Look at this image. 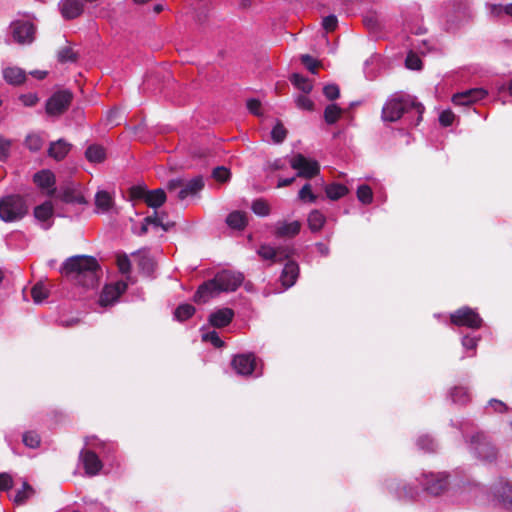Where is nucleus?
I'll use <instances>...</instances> for the list:
<instances>
[{"instance_id": "obj_1", "label": "nucleus", "mask_w": 512, "mask_h": 512, "mask_svg": "<svg viewBox=\"0 0 512 512\" xmlns=\"http://www.w3.org/2000/svg\"><path fill=\"white\" fill-rule=\"evenodd\" d=\"M60 272L73 284L89 289L98 285L101 268L95 257L75 255L63 262Z\"/></svg>"}, {"instance_id": "obj_2", "label": "nucleus", "mask_w": 512, "mask_h": 512, "mask_svg": "<svg viewBox=\"0 0 512 512\" xmlns=\"http://www.w3.org/2000/svg\"><path fill=\"white\" fill-rule=\"evenodd\" d=\"M424 110L425 107L416 97L395 94L383 106L382 119L395 122L402 118L408 126H418L422 121Z\"/></svg>"}, {"instance_id": "obj_3", "label": "nucleus", "mask_w": 512, "mask_h": 512, "mask_svg": "<svg viewBox=\"0 0 512 512\" xmlns=\"http://www.w3.org/2000/svg\"><path fill=\"white\" fill-rule=\"evenodd\" d=\"M257 254L263 260L271 261V263H281L287 260L280 275V281L285 289L292 287L296 283L300 269L296 261L290 260L296 254L293 244H285L278 247L262 244L259 246Z\"/></svg>"}, {"instance_id": "obj_4", "label": "nucleus", "mask_w": 512, "mask_h": 512, "mask_svg": "<svg viewBox=\"0 0 512 512\" xmlns=\"http://www.w3.org/2000/svg\"><path fill=\"white\" fill-rule=\"evenodd\" d=\"M244 275L241 272L222 270L213 279L202 283L193 296L196 303H206L220 292H233L242 285Z\"/></svg>"}, {"instance_id": "obj_5", "label": "nucleus", "mask_w": 512, "mask_h": 512, "mask_svg": "<svg viewBox=\"0 0 512 512\" xmlns=\"http://www.w3.org/2000/svg\"><path fill=\"white\" fill-rule=\"evenodd\" d=\"M450 425L457 428L463 435L465 442L469 445V450L482 461L492 462L497 458V449L492 444L489 436L483 431H477L470 437L466 433L473 429L474 423L468 419L460 421L451 420Z\"/></svg>"}, {"instance_id": "obj_6", "label": "nucleus", "mask_w": 512, "mask_h": 512, "mask_svg": "<svg viewBox=\"0 0 512 512\" xmlns=\"http://www.w3.org/2000/svg\"><path fill=\"white\" fill-rule=\"evenodd\" d=\"M28 213V205L20 195H7L0 199V219L4 222H15Z\"/></svg>"}, {"instance_id": "obj_7", "label": "nucleus", "mask_w": 512, "mask_h": 512, "mask_svg": "<svg viewBox=\"0 0 512 512\" xmlns=\"http://www.w3.org/2000/svg\"><path fill=\"white\" fill-rule=\"evenodd\" d=\"M448 478L449 475L446 472H423L418 480L424 491L437 496L447 489Z\"/></svg>"}, {"instance_id": "obj_8", "label": "nucleus", "mask_w": 512, "mask_h": 512, "mask_svg": "<svg viewBox=\"0 0 512 512\" xmlns=\"http://www.w3.org/2000/svg\"><path fill=\"white\" fill-rule=\"evenodd\" d=\"M72 100L73 93L70 90L56 91L46 101V113L49 116H60L68 110Z\"/></svg>"}, {"instance_id": "obj_9", "label": "nucleus", "mask_w": 512, "mask_h": 512, "mask_svg": "<svg viewBox=\"0 0 512 512\" xmlns=\"http://www.w3.org/2000/svg\"><path fill=\"white\" fill-rule=\"evenodd\" d=\"M13 40L20 44H31L35 39L36 27L28 20H15L9 26Z\"/></svg>"}, {"instance_id": "obj_10", "label": "nucleus", "mask_w": 512, "mask_h": 512, "mask_svg": "<svg viewBox=\"0 0 512 512\" xmlns=\"http://www.w3.org/2000/svg\"><path fill=\"white\" fill-rule=\"evenodd\" d=\"M290 166L297 170V177L311 179L319 174L320 165L314 159H309L303 154H296L290 160Z\"/></svg>"}, {"instance_id": "obj_11", "label": "nucleus", "mask_w": 512, "mask_h": 512, "mask_svg": "<svg viewBox=\"0 0 512 512\" xmlns=\"http://www.w3.org/2000/svg\"><path fill=\"white\" fill-rule=\"evenodd\" d=\"M450 320L456 326H465L471 329H478L483 324L480 315L470 307H462L456 310L451 314Z\"/></svg>"}, {"instance_id": "obj_12", "label": "nucleus", "mask_w": 512, "mask_h": 512, "mask_svg": "<svg viewBox=\"0 0 512 512\" xmlns=\"http://www.w3.org/2000/svg\"><path fill=\"white\" fill-rule=\"evenodd\" d=\"M302 223L298 220H278L272 226V235L277 239H293L301 231Z\"/></svg>"}, {"instance_id": "obj_13", "label": "nucleus", "mask_w": 512, "mask_h": 512, "mask_svg": "<svg viewBox=\"0 0 512 512\" xmlns=\"http://www.w3.org/2000/svg\"><path fill=\"white\" fill-rule=\"evenodd\" d=\"M385 485L391 494L401 500H412L418 495L416 487L404 484L396 478L387 479Z\"/></svg>"}, {"instance_id": "obj_14", "label": "nucleus", "mask_w": 512, "mask_h": 512, "mask_svg": "<svg viewBox=\"0 0 512 512\" xmlns=\"http://www.w3.org/2000/svg\"><path fill=\"white\" fill-rule=\"evenodd\" d=\"M487 94V91L483 88H472L454 94L451 100L455 106L470 107L477 101L484 99Z\"/></svg>"}, {"instance_id": "obj_15", "label": "nucleus", "mask_w": 512, "mask_h": 512, "mask_svg": "<svg viewBox=\"0 0 512 512\" xmlns=\"http://www.w3.org/2000/svg\"><path fill=\"white\" fill-rule=\"evenodd\" d=\"M471 15L470 0H452V13L448 16V22L458 26L468 20Z\"/></svg>"}, {"instance_id": "obj_16", "label": "nucleus", "mask_w": 512, "mask_h": 512, "mask_svg": "<svg viewBox=\"0 0 512 512\" xmlns=\"http://www.w3.org/2000/svg\"><path fill=\"white\" fill-rule=\"evenodd\" d=\"M231 364L237 374L249 376L256 369V357L253 353L238 354L233 358Z\"/></svg>"}, {"instance_id": "obj_17", "label": "nucleus", "mask_w": 512, "mask_h": 512, "mask_svg": "<svg viewBox=\"0 0 512 512\" xmlns=\"http://www.w3.org/2000/svg\"><path fill=\"white\" fill-rule=\"evenodd\" d=\"M126 288L127 285L124 282H118L114 285H106L99 296V304L102 307L114 304L121 294L125 292Z\"/></svg>"}, {"instance_id": "obj_18", "label": "nucleus", "mask_w": 512, "mask_h": 512, "mask_svg": "<svg viewBox=\"0 0 512 512\" xmlns=\"http://www.w3.org/2000/svg\"><path fill=\"white\" fill-rule=\"evenodd\" d=\"M79 457L83 463L85 473L89 476L97 475L103 467L98 455L92 450L82 449Z\"/></svg>"}, {"instance_id": "obj_19", "label": "nucleus", "mask_w": 512, "mask_h": 512, "mask_svg": "<svg viewBox=\"0 0 512 512\" xmlns=\"http://www.w3.org/2000/svg\"><path fill=\"white\" fill-rule=\"evenodd\" d=\"M33 180L35 184L42 190H46V195L49 197L54 196L55 188V175L50 170H41L34 174Z\"/></svg>"}, {"instance_id": "obj_20", "label": "nucleus", "mask_w": 512, "mask_h": 512, "mask_svg": "<svg viewBox=\"0 0 512 512\" xmlns=\"http://www.w3.org/2000/svg\"><path fill=\"white\" fill-rule=\"evenodd\" d=\"M204 179L198 175L188 181L183 180V186L177 193L179 200H185L188 196H195L204 188Z\"/></svg>"}, {"instance_id": "obj_21", "label": "nucleus", "mask_w": 512, "mask_h": 512, "mask_svg": "<svg viewBox=\"0 0 512 512\" xmlns=\"http://www.w3.org/2000/svg\"><path fill=\"white\" fill-rule=\"evenodd\" d=\"M494 495L505 509L512 511V483L500 481L494 487Z\"/></svg>"}, {"instance_id": "obj_22", "label": "nucleus", "mask_w": 512, "mask_h": 512, "mask_svg": "<svg viewBox=\"0 0 512 512\" xmlns=\"http://www.w3.org/2000/svg\"><path fill=\"white\" fill-rule=\"evenodd\" d=\"M234 317V311L230 308H221L209 315V323L216 328L227 326Z\"/></svg>"}, {"instance_id": "obj_23", "label": "nucleus", "mask_w": 512, "mask_h": 512, "mask_svg": "<svg viewBox=\"0 0 512 512\" xmlns=\"http://www.w3.org/2000/svg\"><path fill=\"white\" fill-rule=\"evenodd\" d=\"M132 256L136 258L137 266L141 273L146 276H151L155 270L154 259L146 252L137 251L132 253Z\"/></svg>"}, {"instance_id": "obj_24", "label": "nucleus", "mask_w": 512, "mask_h": 512, "mask_svg": "<svg viewBox=\"0 0 512 512\" xmlns=\"http://www.w3.org/2000/svg\"><path fill=\"white\" fill-rule=\"evenodd\" d=\"M71 145L65 142L63 139H59L56 142H52L48 149V155L56 160H62L66 157L70 151Z\"/></svg>"}, {"instance_id": "obj_25", "label": "nucleus", "mask_w": 512, "mask_h": 512, "mask_svg": "<svg viewBox=\"0 0 512 512\" xmlns=\"http://www.w3.org/2000/svg\"><path fill=\"white\" fill-rule=\"evenodd\" d=\"M3 78L12 85H20L26 79L24 70L18 67H7L3 70Z\"/></svg>"}, {"instance_id": "obj_26", "label": "nucleus", "mask_w": 512, "mask_h": 512, "mask_svg": "<svg viewBox=\"0 0 512 512\" xmlns=\"http://www.w3.org/2000/svg\"><path fill=\"white\" fill-rule=\"evenodd\" d=\"M326 217L317 209L312 210L307 218V224L312 233H318L324 227Z\"/></svg>"}, {"instance_id": "obj_27", "label": "nucleus", "mask_w": 512, "mask_h": 512, "mask_svg": "<svg viewBox=\"0 0 512 512\" xmlns=\"http://www.w3.org/2000/svg\"><path fill=\"white\" fill-rule=\"evenodd\" d=\"M114 204L113 198L107 191H98L95 195V205L98 212H108Z\"/></svg>"}, {"instance_id": "obj_28", "label": "nucleus", "mask_w": 512, "mask_h": 512, "mask_svg": "<svg viewBox=\"0 0 512 512\" xmlns=\"http://www.w3.org/2000/svg\"><path fill=\"white\" fill-rule=\"evenodd\" d=\"M53 205L51 201H45L44 203L34 208V217L43 223H46L53 216Z\"/></svg>"}, {"instance_id": "obj_29", "label": "nucleus", "mask_w": 512, "mask_h": 512, "mask_svg": "<svg viewBox=\"0 0 512 512\" xmlns=\"http://www.w3.org/2000/svg\"><path fill=\"white\" fill-rule=\"evenodd\" d=\"M85 157L89 162L101 163L106 158L105 149L97 144H92L87 147L85 151Z\"/></svg>"}, {"instance_id": "obj_30", "label": "nucleus", "mask_w": 512, "mask_h": 512, "mask_svg": "<svg viewBox=\"0 0 512 512\" xmlns=\"http://www.w3.org/2000/svg\"><path fill=\"white\" fill-rule=\"evenodd\" d=\"M227 225L232 229L242 230L247 225V217L244 212H231L226 218Z\"/></svg>"}, {"instance_id": "obj_31", "label": "nucleus", "mask_w": 512, "mask_h": 512, "mask_svg": "<svg viewBox=\"0 0 512 512\" xmlns=\"http://www.w3.org/2000/svg\"><path fill=\"white\" fill-rule=\"evenodd\" d=\"M166 201V194L165 191L161 188L148 191L147 197H146V204L151 208H159L162 206Z\"/></svg>"}, {"instance_id": "obj_32", "label": "nucleus", "mask_w": 512, "mask_h": 512, "mask_svg": "<svg viewBox=\"0 0 512 512\" xmlns=\"http://www.w3.org/2000/svg\"><path fill=\"white\" fill-rule=\"evenodd\" d=\"M59 198L69 204H85L86 200L83 195L77 193L74 189L66 187L61 191Z\"/></svg>"}, {"instance_id": "obj_33", "label": "nucleus", "mask_w": 512, "mask_h": 512, "mask_svg": "<svg viewBox=\"0 0 512 512\" xmlns=\"http://www.w3.org/2000/svg\"><path fill=\"white\" fill-rule=\"evenodd\" d=\"M289 80L297 89L301 90L306 94L310 93L313 89L312 82L308 78L304 77L299 73H293L290 76Z\"/></svg>"}, {"instance_id": "obj_34", "label": "nucleus", "mask_w": 512, "mask_h": 512, "mask_svg": "<svg viewBox=\"0 0 512 512\" xmlns=\"http://www.w3.org/2000/svg\"><path fill=\"white\" fill-rule=\"evenodd\" d=\"M325 192L329 199L335 201L344 197L348 193V189L343 184L332 183L326 186Z\"/></svg>"}, {"instance_id": "obj_35", "label": "nucleus", "mask_w": 512, "mask_h": 512, "mask_svg": "<svg viewBox=\"0 0 512 512\" xmlns=\"http://www.w3.org/2000/svg\"><path fill=\"white\" fill-rule=\"evenodd\" d=\"M417 447L427 453H433L436 451L438 445L433 437L428 434H423L417 438Z\"/></svg>"}, {"instance_id": "obj_36", "label": "nucleus", "mask_w": 512, "mask_h": 512, "mask_svg": "<svg viewBox=\"0 0 512 512\" xmlns=\"http://www.w3.org/2000/svg\"><path fill=\"white\" fill-rule=\"evenodd\" d=\"M342 113L343 109L337 104H329L324 110V120L328 125H333L339 120Z\"/></svg>"}, {"instance_id": "obj_37", "label": "nucleus", "mask_w": 512, "mask_h": 512, "mask_svg": "<svg viewBox=\"0 0 512 512\" xmlns=\"http://www.w3.org/2000/svg\"><path fill=\"white\" fill-rule=\"evenodd\" d=\"M450 398L453 403L460 405H465L470 401V395L467 388L462 386L451 389Z\"/></svg>"}, {"instance_id": "obj_38", "label": "nucleus", "mask_w": 512, "mask_h": 512, "mask_svg": "<svg viewBox=\"0 0 512 512\" xmlns=\"http://www.w3.org/2000/svg\"><path fill=\"white\" fill-rule=\"evenodd\" d=\"M195 307L191 304L184 303L179 305L174 311V318L178 321H185L192 317L195 313Z\"/></svg>"}, {"instance_id": "obj_39", "label": "nucleus", "mask_w": 512, "mask_h": 512, "mask_svg": "<svg viewBox=\"0 0 512 512\" xmlns=\"http://www.w3.org/2000/svg\"><path fill=\"white\" fill-rule=\"evenodd\" d=\"M164 216H166L165 213H163L161 216H159L158 213L155 211L152 216L145 217L144 221L148 225L151 224L155 227H161L164 231H168L170 229V227H172L174 225V223H171V222L164 223L163 222Z\"/></svg>"}, {"instance_id": "obj_40", "label": "nucleus", "mask_w": 512, "mask_h": 512, "mask_svg": "<svg viewBox=\"0 0 512 512\" xmlns=\"http://www.w3.org/2000/svg\"><path fill=\"white\" fill-rule=\"evenodd\" d=\"M251 210L258 216L265 217L270 214V206L262 198L256 199L252 202Z\"/></svg>"}, {"instance_id": "obj_41", "label": "nucleus", "mask_w": 512, "mask_h": 512, "mask_svg": "<svg viewBox=\"0 0 512 512\" xmlns=\"http://www.w3.org/2000/svg\"><path fill=\"white\" fill-rule=\"evenodd\" d=\"M34 494V489L27 482H23L22 489L16 492L14 496V502L16 504H23Z\"/></svg>"}, {"instance_id": "obj_42", "label": "nucleus", "mask_w": 512, "mask_h": 512, "mask_svg": "<svg viewBox=\"0 0 512 512\" xmlns=\"http://www.w3.org/2000/svg\"><path fill=\"white\" fill-rule=\"evenodd\" d=\"M57 59L60 63L76 62L77 54L71 47L65 46L58 51Z\"/></svg>"}, {"instance_id": "obj_43", "label": "nucleus", "mask_w": 512, "mask_h": 512, "mask_svg": "<svg viewBox=\"0 0 512 512\" xmlns=\"http://www.w3.org/2000/svg\"><path fill=\"white\" fill-rule=\"evenodd\" d=\"M25 145L30 151L37 152L43 146V139L39 134H29L25 139Z\"/></svg>"}, {"instance_id": "obj_44", "label": "nucleus", "mask_w": 512, "mask_h": 512, "mask_svg": "<svg viewBox=\"0 0 512 512\" xmlns=\"http://www.w3.org/2000/svg\"><path fill=\"white\" fill-rule=\"evenodd\" d=\"M486 413H504L508 411V406L498 399H490L485 407Z\"/></svg>"}, {"instance_id": "obj_45", "label": "nucleus", "mask_w": 512, "mask_h": 512, "mask_svg": "<svg viewBox=\"0 0 512 512\" xmlns=\"http://www.w3.org/2000/svg\"><path fill=\"white\" fill-rule=\"evenodd\" d=\"M357 198L365 205L370 204L373 200V192L370 186L365 184L360 185L357 189Z\"/></svg>"}, {"instance_id": "obj_46", "label": "nucleus", "mask_w": 512, "mask_h": 512, "mask_svg": "<svg viewBox=\"0 0 512 512\" xmlns=\"http://www.w3.org/2000/svg\"><path fill=\"white\" fill-rule=\"evenodd\" d=\"M22 441L25 446L34 449V448L39 447L41 439L37 432L27 431L23 434Z\"/></svg>"}, {"instance_id": "obj_47", "label": "nucleus", "mask_w": 512, "mask_h": 512, "mask_svg": "<svg viewBox=\"0 0 512 512\" xmlns=\"http://www.w3.org/2000/svg\"><path fill=\"white\" fill-rule=\"evenodd\" d=\"M31 295L33 301L39 304L48 297V291L43 284L38 283L35 286H33L31 290Z\"/></svg>"}, {"instance_id": "obj_48", "label": "nucleus", "mask_w": 512, "mask_h": 512, "mask_svg": "<svg viewBox=\"0 0 512 512\" xmlns=\"http://www.w3.org/2000/svg\"><path fill=\"white\" fill-rule=\"evenodd\" d=\"M298 198L303 202H310L314 203L316 202V195L313 194L311 185L309 183H306L298 193Z\"/></svg>"}, {"instance_id": "obj_49", "label": "nucleus", "mask_w": 512, "mask_h": 512, "mask_svg": "<svg viewBox=\"0 0 512 512\" xmlns=\"http://www.w3.org/2000/svg\"><path fill=\"white\" fill-rule=\"evenodd\" d=\"M117 266L121 274L129 275L131 273V261L126 254L117 256Z\"/></svg>"}, {"instance_id": "obj_50", "label": "nucleus", "mask_w": 512, "mask_h": 512, "mask_svg": "<svg viewBox=\"0 0 512 512\" xmlns=\"http://www.w3.org/2000/svg\"><path fill=\"white\" fill-rule=\"evenodd\" d=\"M202 340L205 342H210L216 348H221L224 346V342L221 340L218 332H216L215 330L203 333Z\"/></svg>"}, {"instance_id": "obj_51", "label": "nucleus", "mask_w": 512, "mask_h": 512, "mask_svg": "<svg viewBox=\"0 0 512 512\" xmlns=\"http://www.w3.org/2000/svg\"><path fill=\"white\" fill-rule=\"evenodd\" d=\"M286 136H287L286 128L281 123H277L271 131V137H272L273 141L277 144L282 143L284 141V139L286 138Z\"/></svg>"}, {"instance_id": "obj_52", "label": "nucleus", "mask_w": 512, "mask_h": 512, "mask_svg": "<svg viewBox=\"0 0 512 512\" xmlns=\"http://www.w3.org/2000/svg\"><path fill=\"white\" fill-rule=\"evenodd\" d=\"M212 176L219 182H226L230 179V170L224 166H218L213 169Z\"/></svg>"}, {"instance_id": "obj_53", "label": "nucleus", "mask_w": 512, "mask_h": 512, "mask_svg": "<svg viewBox=\"0 0 512 512\" xmlns=\"http://www.w3.org/2000/svg\"><path fill=\"white\" fill-rule=\"evenodd\" d=\"M405 65L410 70H421L422 61L419 56L410 52L406 57Z\"/></svg>"}, {"instance_id": "obj_54", "label": "nucleus", "mask_w": 512, "mask_h": 512, "mask_svg": "<svg viewBox=\"0 0 512 512\" xmlns=\"http://www.w3.org/2000/svg\"><path fill=\"white\" fill-rule=\"evenodd\" d=\"M323 94L328 100L333 101L339 98L340 89L336 84H327L323 88Z\"/></svg>"}, {"instance_id": "obj_55", "label": "nucleus", "mask_w": 512, "mask_h": 512, "mask_svg": "<svg viewBox=\"0 0 512 512\" xmlns=\"http://www.w3.org/2000/svg\"><path fill=\"white\" fill-rule=\"evenodd\" d=\"M480 337L465 335L462 337L461 343L465 350H476Z\"/></svg>"}, {"instance_id": "obj_56", "label": "nucleus", "mask_w": 512, "mask_h": 512, "mask_svg": "<svg viewBox=\"0 0 512 512\" xmlns=\"http://www.w3.org/2000/svg\"><path fill=\"white\" fill-rule=\"evenodd\" d=\"M11 141L8 139H5L3 136L0 135V161L4 162L7 160L10 154L11 149Z\"/></svg>"}, {"instance_id": "obj_57", "label": "nucleus", "mask_w": 512, "mask_h": 512, "mask_svg": "<svg viewBox=\"0 0 512 512\" xmlns=\"http://www.w3.org/2000/svg\"><path fill=\"white\" fill-rule=\"evenodd\" d=\"M85 512H107L104 505L97 500H84Z\"/></svg>"}, {"instance_id": "obj_58", "label": "nucleus", "mask_w": 512, "mask_h": 512, "mask_svg": "<svg viewBox=\"0 0 512 512\" xmlns=\"http://www.w3.org/2000/svg\"><path fill=\"white\" fill-rule=\"evenodd\" d=\"M455 119L454 113L450 109L443 110L439 115V123L443 127H448L453 124Z\"/></svg>"}, {"instance_id": "obj_59", "label": "nucleus", "mask_w": 512, "mask_h": 512, "mask_svg": "<svg viewBox=\"0 0 512 512\" xmlns=\"http://www.w3.org/2000/svg\"><path fill=\"white\" fill-rule=\"evenodd\" d=\"M301 62L312 74L316 73V68L318 67L319 62L312 56L308 54L302 55Z\"/></svg>"}, {"instance_id": "obj_60", "label": "nucleus", "mask_w": 512, "mask_h": 512, "mask_svg": "<svg viewBox=\"0 0 512 512\" xmlns=\"http://www.w3.org/2000/svg\"><path fill=\"white\" fill-rule=\"evenodd\" d=\"M148 191L145 186L136 185L130 188V195L134 199H144L145 201Z\"/></svg>"}, {"instance_id": "obj_61", "label": "nucleus", "mask_w": 512, "mask_h": 512, "mask_svg": "<svg viewBox=\"0 0 512 512\" xmlns=\"http://www.w3.org/2000/svg\"><path fill=\"white\" fill-rule=\"evenodd\" d=\"M19 100L22 102L24 106L33 107L38 103L39 98L35 93H27L21 94L19 96Z\"/></svg>"}, {"instance_id": "obj_62", "label": "nucleus", "mask_w": 512, "mask_h": 512, "mask_svg": "<svg viewBox=\"0 0 512 512\" xmlns=\"http://www.w3.org/2000/svg\"><path fill=\"white\" fill-rule=\"evenodd\" d=\"M297 106L301 109L312 111L314 109V102L304 95H300L296 99Z\"/></svg>"}, {"instance_id": "obj_63", "label": "nucleus", "mask_w": 512, "mask_h": 512, "mask_svg": "<svg viewBox=\"0 0 512 512\" xmlns=\"http://www.w3.org/2000/svg\"><path fill=\"white\" fill-rule=\"evenodd\" d=\"M337 24V17L333 14L324 17L322 20V26L326 31H333L337 27Z\"/></svg>"}, {"instance_id": "obj_64", "label": "nucleus", "mask_w": 512, "mask_h": 512, "mask_svg": "<svg viewBox=\"0 0 512 512\" xmlns=\"http://www.w3.org/2000/svg\"><path fill=\"white\" fill-rule=\"evenodd\" d=\"M13 485L12 477L8 473H0V490H9Z\"/></svg>"}]
</instances>
